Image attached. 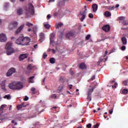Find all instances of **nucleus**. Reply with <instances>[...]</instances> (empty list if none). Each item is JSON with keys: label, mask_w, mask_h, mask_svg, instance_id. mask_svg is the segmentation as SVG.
<instances>
[{"label": "nucleus", "mask_w": 128, "mask_h": 128, "mask_svg": "<svg viewBox=\"0 0 128 128\" xmlns=\"http://www.w3.org/2000/svg\"><path fill=\"white\" fill-rule=\"evenodd\" d=\"M28 32H32V29L30 28H28Z\"/></svg>", "instance_id": "e2e57ef3"}, {"label": "nucleus", "mask_w": 128, "mask_h": 128, "mask_svg": "<svg viewBox=\"0 0 128 128\" xmlns=\"http://www.w3.org/2000/svg\"><path fill=\"white\" fill-rule=\"evenodd\" d=\"M22 12H24V10H22V8H19L17 9L16 14L18 16H20L21 14H22Z\"/></svg>", "instance_id": "aec40b11"}, {"label": "nucleus", "mask_w": 128, "mask_h": 128, "mask_svg": "<svg viewBox=\"0 0 128 128\" xmlns=\"http://www.w3.org/2000/svg\"><path fill=\"white\" fill-rule=\"evenodd\" d=\"M6 80H4L2 81V83H0V85L2 86V88H3V90L6 89Z\"/></svg>", "instance_id": "412c9836"}, {"label": "nucleus", "mask_w": 128, "mask_h": 128, "mask_svg": "<svg viewBox=\"0 0 128 128\" xmlns=\"http://www.w3.org/2000/svg\"><path fill=\"white\" fill-rule=\"evenodd\" d=\"M54 16H58V12H55L54 14Z\"/></svg>", "instance_id": "de8ad7c7"}, {"label": "nucleus", "mask_w": 128, "mask_h": 128, "mask_svg": "<svg viewBox=\"0 0 128 128\" xmlns=\"http://www.w3.org/2000/svg\"><path fill=\"white\" fill-rule=\"evenodd\" d=\"M34 48H38V44H36L34 45Z\"/></svg>", "instance_id": "bf43d9fd"}, {"label": "nucleus", "mask_w": 128, "mask_h": 128, "mask_svg": "<svg viewBox=\"0 0 128 128\" xmlns=\"http://www.w3.org/2000/svg\"><path fill=\"white\" fill-rule=\"evenodd\" d=\"M10 2H16V0H10Z\"/></svg>", "instance_id": "0e129e2a"}, {"label": "nucleus", "mask_w": 128, "mask_h": 128, "mask_svg": "<svg viewBox=\"0 0 128 128\" xmlns=\"http://www.w3.org/2000/svg\"><path fill=\"white\" fill-rule=\"evenodd\" d=\"M120 6V4H116L115 6H114V8H118Z\"/></svg>", "instance_id": "864d4df0"}, {"label": "nucleus", "mask_w": 128, "mask_h": 128, "mask_svg": "<svg viewBox=\"0 0 128 128\" xmlns=\"http://www.w3.org/2000/svg\"><path fill=\"white\" fill-rule=\"evenodd\" d=\"M24 100L25 101L28 100V96H25V98H24Z\"/></svg>", "instance_id": "49530a36"}, {"label": "nucleus", "mask_w": 128, "mask_h": 128, "mask_svg": "<svg viewBox=\"0 0 128 128\" xmlns=\"http://www.w3.org/2000/svg\"><path fill=\"white\" fill-rule=\"evenodd\" d=\"M43 56H44V58H46V56H48V55L44 53Z\"/></svg>", "instance_id": "603ef678"}, {"label": "nucleus", "mask_w": 128, "mask_h": 128, "mask_svg": "<svg viewBox=\"0 0 128 128\" xmlns=\"http://www.w3.org/2000/svg\"><path fill=\"white\" fill-rule=\"evenodd\" d=\"M64 4V2L62 1H60L58 2V6H62Z\"/></svg>", "instance_id": "c85d7f7f"}, {"label": "nucleus", "mask_w": 128, "mask_h": 128, "mask_svg": "<svg viewBox=\"0 0 128 128\" xmlns=\"http://www.w3.org/2000/svg\"><path fill=\"white\" fill-rule=\"evenodd\" d=\"M88 16H89V18H94V14L92 13H90L89 14Z\"/></svg>", "instance_id": "ea45409f"}, {"label": "nucleus", "mask_w": 128, "mask_h": 128, "mask_svg": "<svg viewBox=\"0 0 128 128\" xmlns=\"http://www.w3.org/2000/svg\"><path fill=\"white\" fill-rule=\"evenodd\" d=\"M90 88L88 89V91L87 92V98L88 100H90L89 102H90L92 100V92H94L96 86H94L92 87V86H90Z\"/></svg>", "instance_id": "423d86ee"}, {"label": "nucleus", "mask_w": 128, "mask_h": 128, "mask_svg": "<svg viewBox=\"0 0 128 128\" xmlns=\"http://www.w3.org/2000/svg\"><path fill=\"white\" fill-rule=\"evenodd\" d=\"M103 60H104V59H100V62H103Z\"/></svg>", "instance_id": "338daca9"}, {"label": "nucleus", "mask_w": 128, "mask_h": 128, "mask_svg": "<svg viewBox=\"0 0 128 128\" xmlns=\"http://www.w3.org/2000/svg\"><path fill=\"white\" fill-rule=\"evenodd\" d=\"M44 28L47 30H50V25L48 24V22H44Z\"/></svg>", "instance_id": "6ab92c4d"}, {"label": "nucleus", "mask_w": 128, "mask_h": 128, "mask_svg": "<svg viewBox=\"0 0 128 128\" xmlns=\"http://www.w3.org/2000/svg\"><path fill=\"white\" fill-rule=\"evenodd\" d=\"M31 92H32V94H36V88H31Z\"/></svg>", "instance_id": "e433bc0d"}, {"label": "nucleus", "mask_w": 128, "mask_h": 128, "mask_svg": "<svg viewBox=\"0 0 128 128\" xmlns=\"http://www.w3.org/2000/svg\"><path fill=\"white\" fill-rule=\"evenodd\" d=\"M64 86H62L60 87V90H64Z\"/></svg>", "instance_id": "052dcab7"}, {"label": "nucleus", "mask_w": 128, "mask_h": 128, "mask_svg": "<svg viewBox=\"0 0 128 128\" xmlns=\"http://www.w3.org/2000/svg\"><path fill=\"white\" fill-rule=\"evenodd\" d=\"M54 2V0H49L48 2Z\"/></svg>", "instance_id": "680f3d73"}, {"label": "nucleus", "mask_w": 128, "mask_h": 128, "mask_svg": "<svg viewBox=\"0 0 128 128\" xmlns=\"http://www.w3.org/2000/svg\"><path fill=\"white\" fill-rule=\"evenodd\" d=\"M8 40L6 35L4 33L0 34V42H6Z\"/></svg>", "instance_id": "0eeeda50"}, {"label": "nucleus", "mask_w": 128, "mask_h": 128, "mask_svg": "<svg viewBox=\"0 0 128 128\" xmlns=\"http://www.w3.org/2000/svg\"><path fill=\"white\" fill-rule=\"evenodd\" d=\"M54 38H56V36L54 35V34L52 33L50 36V44H54Z\"/></svg>", "instance_id": "ddd939ff"}, {"label": "nucleus", "mask_w": 128, "mask_h": 128, "mask_svg": "<svg viewBox=\"0 0 128 128\" xmlns=\"http://www.w3.org/2000/svg\"><path fill=\"white\" fill-rule=\"evenodd\" d=\"M96 79V76H93L90 79V80H94Z\"/></svg>", "instance_id": "37998d69"}, {"label": "nucleus", "mask_w": 128, "mask_h": 128, "mask_svg": "<svg viewBox=\"0 0 128 128\" xmlns=\"http://www.w3.org/2000/svg\"><path fill=\"white\" fill-rule=\"evenodd\" d=\"M128 80H125L123 82V84H124V86H126V84H128Z\"/></svg>", "instance_id": "79ce46f5"}, {"label": "nucleus", "mask_w": 128, "mask_h": 128, "mask_svg": "<svg viewBox=\"0 0 128 128\" xmlns=\"http://www.w3.org/2000/svg\"><path fill=\"white\" fill-rule=\"evenodd\" d=\"M34 76H32V77H30L29 78V82H31V83L34 82Z\"/></svg>", "instance_id": "bb28decb"}, {"label": "nucleus", "mask_w": 128, "mask_h": 128, "mask_svg": "<svg viewBox=\"0 0 128 128\" xmlns=\"http://www.w3.org/2000/svg\"><path fill=\"white\" fill-rule=\"evenodd\" d=\"M38 30V26H35L33 27V32L34 34H36Z\"/></svg>", "instance_id": "cd10ccee"}, {"label": "nucleus", "mask_w": 128, "mask_h": 128, "mask_svg": "<svg viewBox=\"0 0 128 128\" xmlns=\"http://www.w3.org/2000/svg\"><path fill=\"white\" fill-rule=\"evenodd\" d=\"M80 68H81L82 70H84L86 68V64L82 63L80 64Z\"/></svg>", "instance_id": "5701e85b"}, {"label": "nucleus", "mask_w": 128, "mask_h": 128, "mask_svg": "<svg viewBox=\"0 0 128 128\" xmlns=\"http://www.w3.org/2000/svg\"><path fill=\"white\" fill-rule=\"evenodd\" d=\"M72 84H70L68 86V88H69L70 90H72Z\"/></svg>", "instance_id": "4d7b16f0"}, {"label": "nucleus", "mask_w": 128, "mask_h": 128, "mask_svg": "<svg viewBox=\"0 0 128 128\" xmlns=\"http://www.w3.org/2000/svg\"><path fill=\"white\" fill-rule=\"evenodd\" d=\"M51 16L50 14H48V16H47V20H50V18H51Z\"/></svg>", "instance_id": "8fccbe9b"}, {"label": "nucleus", "mask_w": 128, "mask_h": 128, "mask_svg": "<svg viewBox=\"0 0 128 128\" xmlns=\"http://www.w3.org/2000/svg\"><path fill=\"white\" fill-rule=\"evenodd\" d=\"M22 106L21 104L18 105L17 106V110H22Z\"/></svg>", "instance_id": "4c0bfd02"}, {"label": "nucleus", "mask_w": 128, "mask_h": 128, "mask_svg": "<svg viewBox=\"0 0 128 128\" xmlns=\"http://www.w3.org/2000/svg\"><path fill=\"white\" fill-rule=\"evenodd\" d=\"M113 112H114V110L112 109V110H109V113L110 114H112Z\"/></svg>", "instance_id": "09e8293b"}, {"label": "nucleus", "mask_w": 128, "mask_h": 128, "mask_svg": "<svg viewBox=\"0 0 128 128\" xmlns=\"http://www.w3.org/2000/svg\"><path fill=\"white\" fill-rule=\"evenodd\" d=\"M26 26L30 28V26H34V24L27 22L26 24Z\"/></svg>", "instance_id": "c9c22d12"}, {"label": "nucleus", "mask_w": 128, "mask_h": 128, "mask_svg": "<svg viewBox=\"0 0 128 128\" xmlns=\"http://www.w3.org/2000/svg\"><path fill=\"white\" fill-rule=\"evenodd\" d=\"M26 16H30L34 14V6L32 4H30L28 6V8L26 9Z\"/></svg>", "instance_id": "20e7f679"}, {"label": "nucleus", "mask_w": 128, "mask_h": 128, "mask_svg": "<svg viewBox=\"0 0 128 128\" xmlns=\"http://www.w3.org/2000/svg\"><path fill=\"white\" fill-rule=\"evenodd\" d=\"M8 6H10V3H8V2L4 3V8H8Z\"/></svg>", "instance_id": "c756f323"}, {"label": "nucleus", "mask_w": 128, "mask_h": 128, "mask_svg": "<svg viewBox=\"0 0 128 128\" xmlns=\"http://www.w3.org/2000/svg\"><path fill=\"white\" fill-rule=\"evenodd\" d=\"M39 36L40 37V42H42L44 40V38H46V37L44 36V34L43 32H40Z\"/></svg>", "instance_id": "f8f14e48"}, {"label": "nucleus", "mask_w": 128, "mask_h": 128, "mask_svg": "<svg viewBox=\"0 0 128 128\" xmlns=\"http://www.w3.org/2000/svg\"><path fill=\"white\" fill-rule=\"evenodd\" d=\"M8 86L11 90H22L24 88V85H22V84L20 82H16L10 84Z\"/></svg>", "instance_id": "f03ea898"}, {"label": "nucleus", "mask_w": 128, "mask_h": 128, "mask_svg": "<svg viewBox=\"0 0 128 128\" xmlns=\"http://www.w3.org/2000/svg\"><path fill=\"white\" fill-rule=\"evenodd\" d=\"M50 64H54L56 63V58H52L50 59Z\"/></svg>", "instance_id": "393cba45"}, {"label": "nucleus", "mask_w": 128, "mask_h": 128, "mask_svg": "<svg viewBox=\"0 0 128 128\" xmlns=\"http://www.w3.org/2000/svg\"><path fill=\"white\" fill-rule=\"evenodd\" d=\"M4 98H6L7 100H10V95L8 94L4 96Z\"/></svg>", "instance_id": "72a5a7b5"}, {"label": "nucleus", "mask_w": 128, "mask_h": 128, "mask_svg": "<svg viewBox=\"0 0 128 128\" xmlns=\"http://www.w3.org/2000/svg\"><path fill=\"white\" fill-rule=\"evenodd\" d=\"M8 116V113H6L4 114V118H6Z\"/></svg>", "instance_id": "3c124183"}, {"label": "nucleus", "mask_w": 128, "mask_h": 128, "mask_svg": "<svg viewBox=\"0 0 128 128\" xmlns=\"http://www.w3.org/2000/svg\"><path fill=\"white\" fill-rule=\"evenodd\" d=\"M32 64L28 65V66L27 67L28 70H32Z\"/></svg>", "instance_id": "f704fd0d"}, {"label": "nucleus", "mask_w": 128, "mask_h": 128, "mask_svg": "<svg viewBox=\"0 0 128 128\" xmlns=\"http://www.w3.org/2000/svg\"><path fill=\"white\" fill-rule=\"evenodd\" d=\"M122 92L123 94H126L128 92V90L126 89H124L122 90Z\"/></svg>", "instance_id": "2f4dec72"}, {"label": "nucleus", "mask_w": 128, "mask_h": 128, "mask_svg": "<svg viewBox=\"0 0 128 128\" xmlns=\"http://www.w3.org/2000/svg\"><path fill=\"white\" fill-rule=\"evenodd\" d=\"M122 50H126V46H122L121 48Z\"/></svg>", "instance_id": "a18cd8bd"}, {"label": "nucleus", "mask_w": 128, "mask_h": 128, "mask_svg": "<svg viewBox=\"0 0 128 128\" xmlns=\"http://www.w3.org/2000/svg\"><path fill=\"white\" fill-rule=\"evenodd\" d=\"M50 98H56L57 96L56 94H52L50 96Z\"/></svg>", "instance_id": "473e14b6"}, {"label": "nucleus", "mask_w": 128, "mask_h": 128, "mask_svg": "<svg viewBox=\"0 0 128 128\" xmlns=\"http://www.w3.org/2000/svg\"><path fill=\"white\" fill-rule=\"evenodd\" d=\"M24 28V24L21 25V26L16 30L15 32V34H20V32H22V28Z\"/></svg>", "instance_id": "9b49d317"}, {"label": "nucleus", "mask_w": 128, "mask_h": 128, "mask_svg": "<svg viewBox=\"0 0 128 128\" xmlns=\"http://www.w3.org/2000/svg\"><path fill=\"white\" fill-rule=\"evenodd\" d=\"M110 27L109 25H106L102 28L103 30H104V32H108L110 30Z\"/></svg>", "instance_id": "dca6fc26"}, {"label": "nucleus", "mask_w": 128, "mask_h": 128, "mask_svg": "<svg viewBox=\"0 0 128 128\" xmlns=\"http://www.w3.org/2000/svg\"><path fill=\"white\" fill-rule=\"evenodd\" d=\"M118 18L119 20H120V22H123V24H124L125 26L128 25V24H124L126 18L124 16H120Z\"/></svg>", "instance_id": "4468645a"}, {"label": "nucleus", "mask_w": 128, "mask_h": 128, "mask_svg": "<svg viewBox=\"0 0 128 128\" xmlns=\"http://www.w3.org/2000/svg\"><path fill=\"white\" fill-rule=\"evenodd\" d=\"M104 16H106L107 18H108L110 16H112V14L108 11H106L104 12Z\"/></svg>", "instance_id": "a878e982"}, {"label": "nucleus", "mask_w": 128, "mask_h": 128, "mask_svg": "<svg viewBox=\"0 0 128 128\" xmlns=\"http://www.w3.org/2000/svg\"><path fill=\"white\" fill-rule=\"evenodd\" d=\"M114 80H112L110 82V84H114Z\"/></svg>", "instance_id": "69168bd1"}, {"label": "nucleus", "mask_w": 128, "mask_h": 128, "mask_svg": "<svg viewBox=\"0 0 128 128\" xmlns=\"http://www.w3.org/2000/svg\"><path fill=\"white\" fill-rule=\"evenodd\" d=\"M92 10L94 12H96L98 10V5L96 4H94L92 5Z\"/></svg>", "instance_id": "a211bd4d"}, {"label": "nucleus", "mask_w": 128, "mask_h": 128, "mask_svg": "<svg viewBox=\"0 0 128 128\" xmlns=\"http://www.w3.org/2000/svg\"><path fill=\"white\" fill-rule=\"evenodd\" d=\"M63 80H64V77H60V82H62Z\"/></svg>", "instance_id": "13d9d810"}, {"label": "nucleus", "mask_w": 128, "mask_h": 128, "mask_svg": "<svg viewBox=\"0 0 128 128\" xmlns=\"http://www.w3.org/2000/svg\"><path fill=\"white\" fill-rule=\"evenodd\" d=\"M90 34H88L86 36V40H90Z\"/></svg>", "instance_id": "58836bf2"}, {"label": "nucleus", "mask_w": 128, "mask_h": 128, "mask_svg": "<svg viewBox=\"0 0 128 128\" xmlns=\"http://www.w3.org/2000/svg\"><path fill=\"white\" fill-rule=\"evenodd\" d=\"M17 44L20 46H28V44L30 42V38L28 37H19L16 42Z\"/></svg>", "instance_id": "f257e3e1"}, {"label": "nucleus", "mask_w": 128, "mask_h": 128, "mask_svg": "<svg viewBox=\"0 0 128 128\" xmlns=\"http://www.w3.org/2000/svg\"><path fill=\"white\" fill-rule=\"evenodd\" d=\"M122 44L126 46V44H128V41L126 40V37H122Z\"/></svg>", "instance_id": "4be33fe9"}, {"label": "nucleus", "mask_w": 128, "mask_h": 128, "mask_svg": "<svg viewBox=\"0 0 128 128\" xmlns=\"http://www.w3.org/2000/svg\"><path fill=\"white\" fill-rule=\"evenodd\" d=\"M4 106H6V104H2L0 108V116H2L4 112H6V110H4Z\"/></svg>", "instance_id": "2eb2a0df"}, {"label": "nucleus", "mask_w": 128, "mask_h": 128, "mask_svg": "<svg viewBox=\"0 0 128 128\" xmlns=\"http://www.w3.org/2000/svg\"><path fill=\"white\" fill-rule=\"evenodd\" d=\"M22 108H26L27 105H24V104H21Z\"/></svg>", "instance_id": "5fc2aeb1"}, {"label": "nucleus", "mask_w": 128, "mask_h": 128, "mask_svg": "<svg viewBox=\"0 0 128 128\" xmlns=\"http://www.w3.org/2000/svg\"><path fill=\"white\" fill-rule=\"evenodd\" d=\"M109 10H114V6H109L108 8Z\"/></svg>", "instance_id": "7c9ffc66"}, {"label": "nucleus", "mask_w": 128, "mask_h": 128, "mask_svg": "<svg viewBox=\"0 0 128 128\" xmlns=\"http://www.w3.org/2000/svg\"><path fill=\"white\" fill-rule=\"evenodd\" d=\"M84 8H85L84 12L82 13H80V14L82 16V18L80 19L81 22H84V20L86 18V10H87L86 6H84Z\"/></svg>", "instance_id": "1a4fd4ad"}, {"label": "nucleus", "mask_w": 128, "mask_h": 128, "mask_svg": "<svg viewBox=\"0 0 128 128\" xmlns=\"http://www.w3.org/2000/svg\"><path fill=\"white\" fill-rule=\"evenodd\" d=\"M18 23L16 21H12L10 22L8 26V28L10 30H14V28H18Z\"/></svg>", "instance_id": "39448f33"}, {"label": "nucleus", "mask_w": 128, "mask_h": 128, "mask_svg": "<svg viewBox=\"0 0 128 128\" xmlns=\"http://www.w3.org/2000/svg\"><path fill=\"white\" fill-rule=\"evenodd\" d=\"M64 26V24L62 23H58L56 24V28H62Z\"/></svg>", "instance_id": "b1692460"}, {"label": "nucleus", "mask_w": 128, "mask_h": 128, "mask_svg": "<svg viewBox=\"0 0 128 128\" xmlns=\"http://www.w3.org/2000/svg\"><path fill=\"white\" fill-rule=\"evenodd\" d=\"M12 46V42H8L6 45L5 48L6 50V54L8 56H10L14 52V48Z\"/></svg>", "instance_id": "7ed1b4c3"}, {"label": "nucleus", "mask_w": 128, "mask_h": 128, "mask_svg": "<svg viewBox=\"0 0 128 128\" xmlns=\"http://www.w3.org/2000/svg\"><path fill=\"white\" fill-rule=\"evenodd\" d=\"M86 128H92V124H88L86 125Z\"/></svg>", "instance_id": "c03bdc74"}, {"label": "nucleus", "mask_w": 128, "mask_h": 128, "mask_svg": "<svg viewBox=\"0 0 128 128\" xmlns=\"http://www.w3.org/2000/svg\"><path fill=\"white\" fill-rule=\"evenodd\" d=\"M16 70L15 68H11L6 73V76H10L12 74H16Z\"/></svg>", "instance_id": "6e6552de"}, {"label": "nucleus", "mask_w": 128, "mask_h": 128, "mask_svg": "<svg viewBox=\"0 0 128 128\" xmlns=\"http://www.w3.org/2000/svg\"><path fill=\"white\" fill-rule=\"evenodd\" d=\"M51 50L53 54H56V50L54 49H52Z\"/></svg>", "instance_id": "6e6d98bb"}, {"label": "nucleus", "mask_w": 128, "mask_h": 128, "mask_svg": "<svg viewBox=\"0 0 128 128\" xmlns=\"http://www.w3.org/2000/svg\"><path fill=\"white\" fill-rule=\"evenodd\" d=\"M116 86H118V83L114 82V85L112 86V87L116 88Z\"/></svg>", "instance_id": "a19ab883"}, {"label": "nucleus", "mask_w": 128, "mask_h": 128, "mask_svg": "<svg viewBox=\"0 0 128 128\" xmlns=\"http://www.w3.org/2000/svg\"><path fill=\"white\" fill-rule=\"evenodd\" d=\"M76 36V34H74V32L72 31H70L68 32V34H66V38H70L71 36Z\"/></svg>", "instance_id": "9d476101"}, {"label": "nucleus", "mask_w": 128, "mask_h": 128, "mask_svg": "<svg viewBox=\"0 0 128 128\" xmlns=\"http://www.w3.org/2000/svg\"><path fill=\"white\" fill-rule=\"evenodd\" d=\"M108 54V51H106L105 52V55L106 56Z\"/></svg>", "instance_id": "774afa93"}, {"label": "nucleus", "mask_w": 128, "mask_h": 128, "mask_svg": "<svg viewBox=\"0 0 128 128\" xmlns=\"http://www.w3.org/2000/svg\"><path fill=\"white\" fill-rule=\"evenodd\" d=\"M28 54H22L20 56L19 60H24V58H28Z\"/></svg>", "instance_id": "f3484780"}]
</instances>
